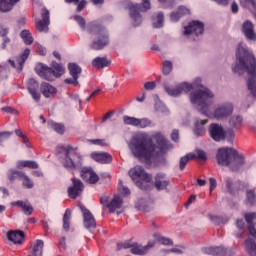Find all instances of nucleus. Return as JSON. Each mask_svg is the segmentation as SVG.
Returning a JSON list of instances; mask_svg holds the SVG:
<instances>
[{"mask_svg": "<svg viewBox=\"0 0 256 256\" xmlns=\"http://www.w3.org/2000/svg\"><path fill=\"white\" fill-rule=\"evenodd\" d=\"M216 161L218 165H225V148H219L216 153Z\"/></svg>", "mask_w": 256, "mask_h": 256, "instance_id": "obj_42", "label": "nucleus"}, {"mask_svg": "<svg viewBox=\"0 0 256 256\" xmlns=\"http://www.w3.org/2000/svg\"><path fill=\"white\" fill-rule=\"evenodd\" d=\"M52 128L56 133H59L60 135H63L65 133V126L63 124L52 122Z\"/></svg>", "mask_w": 256, "mask_h": 256, "instance_id": "obj_51", "label": "nucleus"}, {"mask_svg": "<svg viewBox=\"0 0 256 256\" xmlns=\"http://www.w3.org/2000/svg\"><path fill=\"white\" fill-rule=\"evenodd\" d=\"M50 13L48 11L47 8H42L41 11V18L42 20H38L36 21V29L40 32V33H47V31H49V25L51 23L50 20Z\"/></svg>", "mask_w": 256, "mask_h": 256, "instance_id": "obj_13", "label": "nucleus"}, {"mask_svg": "<svg viewBox=\"0 0 256 256\" xmlns=\"http://www.w3.org/2000/svg\"><path fill=\"white\" fill-rule=\"evenodd\" d=\"M153 125V122L149 120L148 118H142L138 119V126L140 129H145L147 127H151Z\"/></svg>", "mask_w": 256, "mask_h": 256, "instance_id": "obj_47", "label": "nucleus"}, {"mask_svg": "<svg viewBox=\"0 0 256 256\" xmlns=\"http://www.w3.org/2000/svg\"><path fill=\"white\" fill-rule=\"evenodd\" d=\"M241 7L249 9V11H256V0H239Z\"/></svg>", "mask_w": 256, "mask_h": 256, "instance_id": "obj_37", "label": "nucleus"}, {"mask_svg": "<svg viewBox=\"0 0 256 256\" xmlns=\"http://www.w3.org/2000/svg\"><path fill=\"white\" fill-rule=\"evenodd\" d=\"M128 147L134 157L146 163H151L152 159L165 155L169 149H173V145L161 132H155L152 138L146 133L137 134L130 140Z\"/></svg>", "mask_w": 256, "mask_h": 256, "instance_id": "obj_1", "label": "nucleus"}, {"mask_svg": "<svg viewBox=\"0 0 256 256\" xmlns=\"http://www.w3.org/2000/svg\"><path fill=\"white\" fill-rule=\"evenodd\" d=\"M36 73L46 81H55L57 77H61V75L65 74V67L61 64L54 63L53 68H51L43 63H39L36 66Z\"/></svg>", "mask_w": 256, "mask_h": 256, "instance_id": "obj_8", "label": "nucleus"}, {"mask_svg": "<svg viewBox=\"0 0 256 256\" xmlns=\"http://www.w3.org/2000/svg\"><path fill=\"white\" fill-rule=\"evenodd\" d=\"M207 123V120H197L194 124V135L196 137H202V135L205 134V126Z\"/></svg>", "mask_w": 256, "mask_h": 256, "instance_id": "obj_29", "label": "nucleus"}, {"mask_svg": "<svg viewBox=\"0 0 256 256\" xmlns=\"http://www.w3.org/2000/svg\"><path fill=\"white\" fill-rule=\"evenodd\" d=\"M72 186L68 188V196L70 199H77L81 193H83V189H85V186H83V182H81L77 178H72Z\"/></svg>", "mask_w": 256, "mask_h": 256, "instance_id": "obj_15", "label": "nucleus"}, {"mask_svg": "<svg viewBox=\"0 0 256 256\" xmlns=\"http://www.w3.org/2000/svg\"><path fill=\"white\" fill-rule=\"evenodd\" d=\"M202 253H204V255L225 256V248L223 246L204 247L202 248Z\"/></svg>", "mask_w": 256, "mask_h": 256, "instance_id": "obj_26", "label": "nucleus"}, {"mask_svg": "<svg viewBox=\"0 0 256 256\" xmlns=\"http://www.w3.org/2000/svg\"><path fill=\"white\" fill-rule=\"evenodd\" d=\"M242 33L248 41H256L255 26L253 22L247 20L242 25Z\"/></svg>", "mask_w": 256, "mask_h": 256, "instance_id": "obj_18", "label": "nucleus"}, {"mask_svg": "<svg viewBox=\"0 0 256 256\" xmlns=\"http://www.w3.org/2000/svg\"><path fill=\"white\" fill-rule=\"evenodd\" d=\"M35 50L38 55H47V49L40 44L35 46Z\"/></svg>", "mask_w": 256, "mask_h": 256, "instance_id": "obj_59", "label": "nucleus"}, {"mask_svg": "<svg viewBox=\"0 0 256 256\" xmlns=\"http://www.w3.org/2000/svg\"><path fill=\"white\" fill-rule=\"evenodd\" d=\"M246 251H248L250 256H256V242L255 240L248 238L245 241Z\"/></svg>", "mask_w": 256, "mask_h": 256, "instance_id": "obj_33", "label": "nucleus"}, {"mask_svg": "<svg viewBox=\"0 0 256 256\" xmlns=\"http://www.w3.org/2000/svg\"><path fill=\"white\" fill-rule=\"evenodd\" d=\"M92 145H99L100 147H107V142L103 139L89 140Z\"/></svg>", "mask_w": 256, "mask_h": 256, "instance_id": "obj_58", "label": "nucleus"}, {"mask_svg": "<svg viewBox=\"0 0 256 256\" xmlns=\"http://www.w3.org/2000/svg\"><path fill=\"white\" fill-rule=\"evenodd\" d=\"M195 159H200L201 161H207V154L203 150H197L195 154Z\"/></svg>", "mask_w": 256, "mask_h": 256, "instance_id": "obj_57", "label": "nucleus"}, {"mask_svg": "<svg viewBox=\"0 0 256 256\" xmlns=\"http://www.w3.org/2000/svg\"><path fill=\"white\" fill-rule=\"evenodd\" d=\"M121 205H123V199L119 195H114L111 202L107 205L110 213H115L117 209H121Z\"/></svg>", "mask_w": 256, "mask_h": 256, "instance_id": "obj_28", "label": "nucleus"}, {"mask_svg": "<svg viewBox=\"0 0 256 256\" xmlns=\"http://www.w3.org/2000/svg\"><path fill=\"white\" fill-rule=\"evenodd\" d=\"M214 117L215 119H222V117H225V106H216L214 109Z\"/></svg>", "mask_w": 256, "mask_h": 256, "instance_id": "obj_46", "label": "nucleus"}, {"mask_svg": "<svg viewBox=\"0 0 256 256\" xmlns=\"http://www.w3.org/2000/svg\"><path fill=\"white\" fill-rule=\"evenodd\" d=\"M31 54V50L29 48H26L24 52L21 54V56L18 57L17 62H18V71L23 70V65H25V61L29 59V55Z\"/></svg>", "mask_w": 256, "mask_h": 256, "instance_id": "obj_31", "label": "nucleus"}, {"mask_svg": "<svg viewBox=\"0 0 256 256\" xmlns=\"http://www.w3.org/2000/svg\"><path fill=\"white\" fill-rule=\"evenodd\" d=\"M246 222L248 223V231L251 237H254L256 239V229L255 226H253V221H256V212H249L244 215Z\"/></svg>", "mask_w": 256, "mask_h": 256, "instance_id": "obj_24", "label": "nucleus"}, {"mask_svg": "<svg viewBox=\"0 0 256 256\" xmlns=\"http://www.w3.org/2000/svg\"><path fill=\"white\" fill-rule=\"evenodd\" d=\"M123 121L125 125H131L132 127H137L139 123V118L131 116H123Z\"/></svg>", "mask_w": 256, "mask_h": 256, "instance_id": "obj_45", "label": "nucleus"}, {"mask_svg": "<svg viewBox=\"0 0 256 256\" xmlns=\"http://www.w3.org/2000/svg\"><path fill=\"white\" fill-rule=\"evenodd\" d=\"M12 207H20L24 213V215H33V206L27 201L18 200L16 202H11Z\"/></svg>", "mask_w": 256, "mask_h": 256, "instance_id": "obj_23", "label": "nucleus"}, {"mask_svg": "<svg viewBox=\"0 0 256 256\" xmlns=\"http://www.w3.org/2000/svg\"><path fill=\"white\" fill-rule=\"evenodd\" d=\"M40 91L44 97L49 99V97H55L57 95V88H55L53 85L43 82L40 87Z\"/></svg>", "mask_w": 256, "mask_h": 256, "instance_id": "obj_22", "label": "nucleus"}, {"mask_svg": "<svg viewBox=\"0 0 256 256\" xmlns=\"http://www.w3.org/2000/svg\"><path fill=\"white\" fill-rule=\"evenodd\" d=\"M61 162L63 167L69 171L81 169L83 167V156L77 152V148L67 146L64 149V156Z\"/></svg>", "mask_w": 256, "mask_h": 256, "instance_id": "obj_6", "label": "nucleus"}, {"mask_svg": "<svg viewBox=\"0 0 256 256\" xmlns=\"http://www.w3.org/2000/svg\"><path fill=\"white\" fill-rule=\"evenodd\" d=\"M195 157V153H190L184 157H181L179 164L180 170L183 171V169H185V167L187 166V163H189V159H195Z\"/></svg>", "mask_w": 256, "mask_h": 256, "instance_id": "obj_40", "label": "nucleus"}, {"mask_svg": "<svg viewBox=\"0 0 256 256\" xmlns=\"http://www.w3.org/2000/svg\"><path fill=\"white\" fill-rule=\"evenodd\" d=\"M171 71H173V63H171V61H164L163 62V66H162V72L164 73V75H169V73H171Z\"/></svg>", "mask_w": 256, "mask_h": 256, "instance_id": "obj_48", "label": "nucleus"}, {"mask_svg": "<svg viewBox=\"0 0 256 256\" xmlns=\"http://www.w3.org/2000/svg\"><path fill=\"white\" fill-rule=\"evenodd\" d=\"M155 247V242L149 241L146 246H141L137 243L132 244V249H130V252L132 255H146V253H149V249H153Z\"/></svg>", "mask_w": 256, "mask_h": 256, "instance_id": "obj_19", "label": "nucleus"}, {"mask_svg": "<svg viewBox=\"0 0 256 256\" xmlns=\"http://www.w3.org/2000/svg\"><path fill=\"white\" fill-rule=\"evenodd\" d=\"M208 219L217 226L223 225L225 223V218L223 216H217V215H208Z\"/></svg>", "mask_w": 256, "mask_h": 256, "instance_id": "obj_44", "label": "nucleus"}, {"mask_svg": "<svg viewBox=\"0 0 256 256\" xmlns=\"http://www.w3.org/2000/svg\"><path fill=\"white\" fill-rule=\"evenodd\" d=\"M205 31V25L200 21H192L188 26L184 28V35H191V37H199L203 35Z\"/></svg>", "mask_w": 256, "mask_h": 256, "instance_id": "obj_12", "label": "nucleus"}, {"mask_svg": "<svg viewBox=\"0 0 256 256\" xmlns=\"http://www.w3.org/2000/svg\"><path fill=\"white\" fill-rule=\"evenodd\" d=\"M171 139L175 143H177V141H179V130H173V132L171 134Z\"/></svg>", "mask_w": 256, "mask_h": 256, "instance_id": "obj_64", "label": "nucleus"}, {"mask_svg": "<svg viewBox=\"0 0 256 256\" xmlns=\"http://www.w3.org/2000/svg\"><path fill=\"white\" fill-rule=\"evenodd\" d=\"M159 242L162 244V245H173V240L172 239H169V238H165V237H161L159 239Z\"/></svg>", "mask_w": 256, "mask_h": 256, "instance_id": "obj_63", "label": "nucleus"}, {"mask_svg": "<svg viewBox=\"0 0 256 256\" xmlns=\"http://www.w3.org/2000/svg\"><path fill=\"white\" fill-rule=\"evenodd\" d=\"M17 169H23L28 167V169H39V164L31 160H20L16 163Z\"/></svg>", "mask_w": 256, "mask_h": 256, "instance_id": "obj_30", "label": "nucleus"}, {"mask_svg": "<svg viewBox=\"0 0 256 256\" xmlns=\"http://www.w3.org/2000/svg\"><path fill=\"white\" fill-rule=\"evenodd\" d=\"M171 185V180L167 177V174L163 172H158L154 176V187L158 191H165L167 187Z\"/></svg>", "mask_w": 256, "mask_h": 256, "instance_id": "obj_14", "label": "nucleus"}, {"mask_svg": "<svg viewBox=\"0 0 256 256\" xmlns=\"http://www.w3.org/2000/svg\"><path fill=\"white\" fill-rule=\"evenodd\" d=\"M8 241L14 243V245H23L25 241V233L21 230H12L7 233Z\"/></svg>", "mask_w": 256, "mask_h": 256, "instance_id": "obj_20", "label": "nucleus"}, {"mask_svg": "<svg viewBox=\"0 0 256 256\" xmlns=\"http://www.w3.org/2000/svg\"><path fill=\"white\" fill-rule=\"evenodd\" d=\"M78 207L80 208L82 216H83L84 228L90 232L95 231V229H97V222L95 221V217L93 216L91 211H89V209H87L85 207V205H83L81 203L78 205Z\"/></svg>", "mask_w": 256, "mask_h": 256, "instance_id": "obj_11", "label": "nucleus"}, {"mask_svg": "<svg viewBox=\"0 0 256 256\" xmlns=\"http://www.w3.org/2000/svg\"><path fill=\"white\" fill-rule=\"evenodd\" d=\"M74 20L79 25V27H81V29L84 31L85 26H86L85 18H83L79 15H76V16H74Z\"/></svg>", "mask_w": 256, "mask_h": 256, "instance_id": "obj_55", "label": "nucleus"}, {"mask_svg": "<svg viewBox=\"0 0 256 256\" xmlns=\"http://www.w3.org/2000/svg\"><path fill=\"white\" fill-rule=\"evenodd\" d=\"M128 9L134 27H138V25L143 22V18L141 17V14H139V11L142 13L149 11V9H151V2L149 0H142L141 4H130Z\"/></svg>", "mask_w": 256, "mask_h": 256, "instance_id": "obj_10", "label": "nucleus"}, {"mask_svg": "<svg viewBox=\"0 0 256 256\" xmlns=\"http://www.w3.org/2000/svg\"><path fill=\"white\" fill-rule=\"evenodd\" d=\"M245 165V158L243 155L239 154V152L231 147H225V167L234 173L241 170V167Z\"/></svg>", "mask_w": 256, "mask_h": 256, "instance_id": "obj_7", "label": "nucleus"}, {"mask_svg": "<svg viewBox=\"0 0 256 256\" xmlns=\"http://www.w3.org/2000/svg\"><path fill=\"white\" fill-rule=\"evenodd\" d=\"M226 187L232 195H235V193H237V184H233L231 180H227Z\"/></svg>", "mask_w": 256, "mask_h": 256, "instance_id": "obj_53", "label": "nucleus"}, {"mask_svg": "<svg viewBox=\"0 0 256 256\" xmlns=\"http://www.w3.org/2000/svg\"><path fill=\"white\" fill-rule=\"evenodd\" d=\"M20 37L25 45H31L33 43V35H31V32H29V30H22L20 33Z\"/></svg>", "mask_w": 256, "mask_h": 256, "instance_id": "obj_36", "label": "nucleus"}, {"mask_svg": "<svg viewBox=\"0 0 256 256\" xmlns=\"http://www.w3.org/2000/svg\"><path fill=\"white\" fill-rule=\"evenodd\" d=\"M81 177L84 181H87V183H91L92 185H95V183L99 181V175H97L91 167L82 168Z\"/></svg>", "mask_w": 256, "mask_h": 256, "instance_id": "obj_17", "label": "nucleus"}, {"mask_svg": "<svg viewBox=\"0 0 256 256\" xmlns=\"http://www.w3.org/2000/svg\"><path fill=\"white\" fill-rule=\"evenodd\" d=\"M209 133L213 141L219 142L225 140V130L219 124H211L209 127Z\"/></svg>", "mask_w": 256, "mask_h": 256, "instance_id": "obj_16", "label": "nucleus"}, {"mask_svg": "<svg viewBox=\"0 0 256 256\" xmlns=\"http://www.w3.org/2000/svg\"><path fill=\"white\" fill-rule=\"evenodd\" d=\"M88 32L92 35H96L97 39L92 41L90 44V49L94 51H101V49H105L107 45H109V34H107V30L103 28V26L97 24L96 22H91L87 26Z\"/></svg>", "mask_w": 256, "mask_h": 256, "instance_id": "obj_5", "label": "nucleus"}, {"mask_svg": "<svg viewBox=\"0 0 256 256\" xmlns=\"http://www.w3.org/2000/svg\"><path fill=\"white\" fill-rule=\"evenodd\" d=\"M133 244L130 241L117 244V250L121 251V249H132Z\"/></svg>", "mask_w": 256, "mask_h": 256, "instance_id": "obj_56", "label": "nucleus"}, {"mask_svg": "<svg viewBox=\"0 0 256 256\" xmlns=\"http://www.w3.org/2000/svg\"><path fill=\"white\" fill-rule=\"evenodd\" d=\"M90 157L91 159L96 161V163L107 164L113 161V157H111V154L107 152H92L90 154Z\"/></svg>", "mask_w": 256, "mask_h": 256, "instance_id": "obj_21", "label": "nucleus"}, {"mask_svg": "<svg viewBox=\"0 0 256 256\" xmlns=\"http://www.w3.org/2000/svg\"><path fill=\"white\" fill-rule=\"evenodd\" d=\"M85 7H87V0H81L77 6L78 13H81V11H83V9H85Z\"/></svg>", "mask_w": 256, "mask_h": 256, "instance_id": "obj_62", "label": "nucleus"}, {"mask_svg": "<svg viewBox=\"0 0 256 256\" xmlns=\"http://www.w3.org/2000/svg\"><path fill=\"white\" fill-rule=\"evenodd\" d=\"M118 191L121 195H124L125 197H127L128 195H131V190L123 186V181L121 180H119V183H118Z\"/></svg>", "mask_w": 256, "mask_h": 256, "instance_id": "obj_49", "label": "nucleus"}, {"mask_svg": "<svg viewBox=\"0 0 256 256\" xmlns=\"http://www.w3.org/2000/svg\"><path fill=\"white\" fill-rule=\"evenodd\" d=\"M92 65L95 67V69H105V67H109V65H111V60L107 59L105 56H98L93 59Z\"/></svg>", "mask_w": 256, "mask_h": 256, "instance_id": "obj_27", "label": "nucleus"}, {"mask_svg": "<svg viewBox=\"0 0 256 256\" xmlns=\"http://www.w3.org/2000/svg\"><path fill=\"white\" fill-rule=\"evenodd\" d=\"M13 5L9 0H0V12L9 13L13 9Z\"/></svg>", "mask_w": 256, "mask_h": 256, "instance_id": "obj_39", "label": "nucleus"}, {"mask_svg": "<svg viewBox=\"0 0 256 256\" xmlns=\"http://www.w3.org/2000/svg\"><path fill=\"white\" fill-rule=\"evenodd\" d=\"M246 203L247 205H255L256 204V194L255 190H247L246 192Z\"/></svg>", "mask_w": 256, "mask_h": 256, "instance_id": "obj_41", "label": "nucleus"}, {"mask_svg": "<svg viewBox=\"0 0 256 256\" xmlns=\"http://www.w3.org/2000/svg\"><path fill=\"white\" fill-rule=\"evenodd\" d=\"M164 89L170 97H179L182 93H189L193 90L190 93V103L199 107L203 115L209 116V107L213 105L215 95L211 90L201 85L200 78H196L192 84L183 82L176 87L164 85Z\"/></svg>", "mask_w": 256, "mask_h": 256, "instance_id": "obj_2", "label": "nucleus"}, {"mask_svg": "<svg viewBox=\"0 0 256 256\" xmlns=\"http://www.w3.org/2000/svg\"><path fill=\"white\" fill-rule=\"evenodd\" d=\"M189 13H191L189 8L185 6H179L176 12H172L170 14V20L172 21V23H177V21H179L181 17H183L184 15H189Z\"/></svg>", "mask_w": 256, "mask_h": 256, "instance_id": "obj_25", "label": "nucleus"}, {"mask_svg": "<svg viewBox=\"0 0 256 256\" xmlns=\"http://www.w3.org/2000/svg\"><path fill=\"white\" fill-rule=\"evenodd\" d=\"M233 71L238 73V75H243V73L249 75L247 87L251 96H248L247 99H256V60L253 51H251V49L247 47V44L243 42L238 45L236 51V64Z\"/></svg>", "mask_w": 256, "mask_h": 256, "instance_id": "obj_3", "label": "nucleus"}, {"mask_svg": "<svg viewBox=\"0 0 256 256\" xmlns=\"http://www.w3.org/2000/svg\"><path fill=\"white\" fill-rule=\"evenodd\" d=\"M157 85L155 84V82H146L144 84V89H146V91H153V89H155Z\"/></svg>", "mask_w": 256, "mask_h": 256, "instance_id": "obj_61", "label": "nucleus"}, {"mask_svg": "<svg viewBox=\"0 0 256 256\" xmlns=\"http://www.w3.org/2000/svg\"><path fill=\"white\" fill-rule=\"evenodd\" d=\"M33 99V101H35V103H39V101H41V94L37 91V90H33L30 88V90L28 91Z\"/></svg>", "mask_w": 256, "mask_h": 256, "instance_id": "obj_54", "label": "nucleus"}, {"mask_svg": "<svg viewBox=\"0 0 256 256\" xmlns=\"http://www.w3.org/2000/svg\"><path fill=\"white\" fill-rule=\"evenodd\" d=\"M68 69H69L70 75H71V77H73V79H79V75H81V67H79V65H77L75 63H70L68 65Z\"/></svg>", "mask_w": 256, "mask_h": 256, "instance_id": "obj_34", "label": "nucleus"}, {"mask_svg": "<svg viewBox=\"0 0 256 256\" xmlns=\"http://www.w3.org/2000/svg\"><path fill=\"white\" fill-rule=\"evenodd\" d=\"M45 246V243L43 240H36V243L34 244L32 248V255L34 256H43V247Z\"/></svg>", "mask_w": 256, "mask_h": 256, "instance_id": "obj_32", "label": "nucleus"}, {"mask_svg": "<svg viewBox=\"0 0 256 256\" xmlns=\"http://www.w3.org/2000/svg\"><path fill=\"white\" fill-rule=\"evenodd\" d=\"M19 173H23V172L10 169L7 174L9 181H15V179H17V177L19 178Z\"/></svg>", "mask_w": 256, "mask_h": 256, "instance_id": "obj_52", "label": "nucleus"}, {"mask_svg": "<svg viewBox=\"0 0 256 256\" xmlns=\"http://www.w3.org/2000/svg\"><path fill=\"white\" fill-rule=\"evenodd\" d=\"M129 177L136 183V186L143 191L149 190V183H151L153 177L147 174L141 166H135L128 172Z\"/></svg>", "mask_w": 256, "mask_h": 256, "instance_id": "obj_9", "label": "nucleus"}, {"mask_svg": "<svg viewBox=\"0 0 256 256\" xmlns=\"http://www.w3.org/2000/svg\"><path fill=\"white\" fill-rule=\"evenodd\" d=\"M233 109V103L227 102L225 106V117L227 121L225 141L228 145H233V141H235V131L241 129L243 125V117L239 115L231 116Z\"/></svg>", "mask_w": 256, "mask_h": 256, "instance_id": "obj_4", "label": "nucleus"}, {"mask_svg": "<svg viewBox=\"0 0 256 256\" xmlns=\"http://www.w3.org/2000/svg\"><path fill=\"white\" fill-rule=\"evenodd\" d=\"M31 89H33L34 91H37L39 89V83L36 82V80L33 78L29 79L27 86L28 91H31Z\"/></svg>", "mask_w": 256, "mask_h": 256, "instance_id": "obj_50", "label": "nucleus"}, {"mask_svg": "<svg viewBox=\"0 0 256 256\" xmlns=\"http://www.w3.org/2000/svg\"><path fill=\"white\" fill-rule=\"evenodd\" d=\"M165 21V18L163 16V13H158L156 16V19L153 21V27L154 29H160V27H163V22Z\"/></svg>", "mask_w": 256, "mask_h": 256, "instance_id": "obj_43", "label": "nucleus"}, {"mask_svg": "<svg viewBox=\"0 0 256 256\" xmlns=\"http://www.w3.org/2000/svg\"><path fill=\"white\" fill-rule=\"evenodd\" d=\"M13 135V132H0V144L5 141V139H9Z\"/></svg>", "mask_w": 256, "mask_h": 256, "instance_id": "obj_60", "label": "nucleus"}, {"mask_svg": "<svg viewBox=\"0 0 256 256\" xmlns=\"http://www.w3.org/2000/svg\"><path fill=\"white\" fill-rule=\"evenodd\" d=\"M71 225V210L66 209L63 216V229L64 231H69V227Z\"/></svg>", "mask_w": 256, "mask_h": 256, "instance_id": "obj_38", "label": "nucleus"}, {"mask_svg": "<svg viewBox=\"0 0 256 256\" xmlns=\"http://www.w3.org/2000/svg\"><path fill=\"white\" fill-rule=\"evenodd\" d=\"M19 179H23L22 185L25 189H33L34 184L31 181V178L25 174V172L19 173Z\"/></svg>", "mask_w": 256, "mask_h": 256, "instance_id": "obj_35", "label": "nucleus"}]
</instances>
